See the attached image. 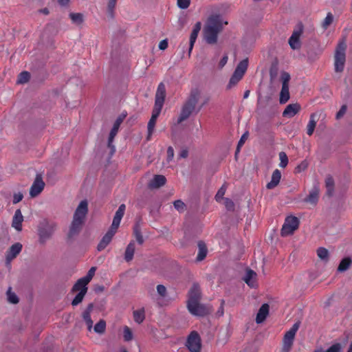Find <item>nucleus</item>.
I'll return each mask as SVG.
<instances>
[{
    "instance_id": "9",
    "label": "nucleus",
    "mask_w": 352,
    "mask_h": 352,
    "mask_svg": "<svg viewBox=\"0 0 352 352\" xmlns=\"http://www.w3.org/2000/svg\"><path fill=\"white\" fill-rule=\"evenodd\" d=\"M304 25L302 22H298L292 36L289 38V44L292 50H298L301 47L300 37L303 32Z\"/></svg>"
},
{
    "instance_id": "42",
    "label": "nucleus",
    "mask_w": 352,
    "mask_h": 352,
    "mask_svg": "<svg viewBox=\"0 0 352 352\" xmlns=\"http://www.w3.org/2000/svg\"><path fill=\"white\" fill-rule=\"evenodd\" d=\"M86 294V291L85 289H84L82 291H80L76 296L75 298H74V300H72V305L73 306H76L78 305L79 303H80L85 296Z\"/></svg>"
},
{
    "instance_id": "1",
    "label": "nucleus",
    "mask_w": 352,
    "mask_h": 352,
    "mask_svg": "<svg viewBox=\"0 0 352 352\" xmlns=\"http://www.w3.org/2000/svg\"><path fill=\"white\" fill-rule=\"evenodd\" d=\"M87 212L88 203L86 199H83L80 201L74 212L73 221L67 233V239L68 241H73L80 233Z\"/></svg>"
},
{
    "instance_id": "51",
    "label": "nucleus",
    "mask_w": 352,
    "mask_h": 352,
    "mask_svg": "<svg viewBox=\"0 0 352 352\" xmlns=\"http://www.w3.org/2000/svg\"><path fill=\"white\" fill-rule=\"evenodd\" d=\"M96 270V267H91L89 269V270L88 271L87 275L85 276L82 277L87 281V283H89L91 280L93 276L95 274Z\"/></svg>"
},
{
    "instance_id": "10",
    "label": "nucleus",
    "mask_w": 352,
    "mask_h": 352,
    "mask_svg": "<svg viewBox=\"0 0 352 352\" xmlns=\"http://www.w3.org/2000/svg\"><path fill=\"white\" fill-rule=\"evenodd\" d=\"M186 346L190 352H200L201 338L197 331H192L188 337Z\"/></svg>"
},
{
    "instance_id": "54",
    "label": "nucleus",
    "mask_w": 352,
    "mask_h": 352,
    "mask_svg": "<svg viewBox=\"0 0 352 352\" xmlns=\"http://www.w3.org/2000/svg\"><path fill=\"white\" fill-rule=\"evenodd\" d=\"M319 191L318 187L314 186L310 191L307 198H317L319 196Z\"/></svg>"
},
{
    "instance_id": "60",
    "label": "nucleus",
    "mask_w": 352,
    "mask_h": 352,
    "mask_svg": "<svg viewBox=\"0 0 352 352\" xmlns=\"http://www.w3.org/2000/svg\"><path fill=\"white\" fill-rule=\"evenodd\" d=\"M157 293L161 296L164 297V296H165L166 293V288L163 285H158L157 286Z\"/></svg>"
},
{
    "instance_id": "7",
    "label": "nucleus",
    "mask_w": 352,
    "mask_h": 352,
    "mask_svg": "<svg viewBox=\"0 0 352 352\" xmlns=\"http://www.w3.org/2000/svg\"><path fill=\"white\" fill-rule=\"evenodd\" d=\"M56 229V224L45 221L39 226L38 234L40 243L44 244L53 235Z\"/></svg>"
},
{
    "instance_id": "37",
    "label": "nucleus",
    "mask_w": 352,
    "mask_h": 352,
    "mask_svg": "<svg viewBox=\"0 0 352 352\" xmlns=\"http://www.w3.org/2000/svg\"><path fill=\"white\" fill-rule=\"evenodd\" d=\"M242 78L243 76L234 72L232 76L230 79L229 83L227 85V88L231 89L233 86L236 85Z\"/></svg>"
},
{
    "instance_id": "35",
    "label": "nucleus",
    "mask_w": 352,
    "mask_h": 352,
    "mask_svg": "<svg viewBox=\"0 0 352 352\" xmlns=\"http://www.w3.org/2000/svg\"><path fill=\"white\" fill-rule=\"evenodd\" d=\"M133 319L135 322L141 324L145 319L144 309L135 310L133 311Z\"/></svg>"
},
{
    "instance_id": "14",
    "label": "nucleus",
    "mask_w": 352,
    "mask_h": 352,
    "mask_svg": "<svg viewBox=\"0 0 352 352\" xmlns=\"http://www.w3.org/2000/svg\"><path fill=\"white\" fill-rule=\"evenodd\" d=\"M116 232V229H113V228L110 227L109 230L103 236L98 245L97 249L98 251L103 250L110 243Z\"/></svg>"
},
{
    "instance_id": "27",
    "label": "nucleus",
    "mask_w": 352,
    "mask_h": 352,
    "mask_svg": "<svg viewBox=\"0 0 352 352\" xmlns=\"http://www.w3.org/2000/svg\"><path fill=\"white\" fill-rule=\"evenodd\" d=\"M198 248H199V252H198V254H197V260L198 261H203L206 255H207V252H208V250H207V247L205 244V243L204 241H199L198 243Z\"/></svg>"
},
{
    "instance_id": "43",
    "label": "nucleus",
    "mask_w": 352,
    "mask_h": 352,
    "mask_svg": "<svg viewBox=\"0 0 352 352\" xmlns=\"http://www.w3.org/2000/svg\"><path fill=\"white\" fill-rule=\"evenodd\" d=\"M106 329V322L104 320H100L94 326V331L98 333H103Z\"/></svg>"
},
{
    "instance_id": "39",
    "label": "nucleus",
    "mask_w": 352,
    "mask_h": 352,
    "mask_svg": "<svg viewBox=\"0 0 352 352\" xmlns=\"http://www.w3.org/2000/svg\"><path fill=\"white\" fill-rule=\"evenodd\" d=\"M249 133L248 131H245L242 136L241 137L239 141L238 142V144L236 146V149L235 151V158L236 159L237 155L240 152L241 147L244 144L247 139L248 138Z\"/></svg>"
},
{
    "instance_id": "13",
    "label": "nucleus",
    "mask_w": 352,
    "mask_h": 352,
    "mask_svg": "<svg viewBox=\"0 0 352 352\" xmlns=\"http://www.w3.org/2000/svg\"><path fill=\"white\" fill-rule=\"evenodd\" d=\"M44 186L45 183L43 182L41 176L36 175L30 190V195L31 197H34L38 196L43 190Z\"/></svg>"
},
{
    "instance_id": "12",
    "label": "nucleus",
    "mask_w": 352,
    "mask_h": 352,
    "mask_svg": "<svg viewBox=\"0 0 352 352\" xmlns=\"http://www.w3.org/2000/svg\"><path fill=\"white\" fill-rule=\"evenodd\" d=\"M23 245L20 243H15L13 244L6 252V264H10V262L15 258L18 254L21 252Z\"/></svg>"
},
{
    "instance_id": "58",
    "label": "nucleus",
    "mask_w": 352,
    "mask_h": 352,
    "mask_svg": "<svg viewBox=\"0 0 352 352\" xmlns=\"http://www.w3.org/2000/svg\"><path fill=\"white\" fill-rule=\"evenodd\" d=\"M174 157V150L172 146H168L167 148V162H170Z\"/></svg>"
},
{
    "instance_id": "45",
    "label": "nucleus",
    "mask_w": 352,
    "mask_h": 352,
    "mask_svg": "<svg viewBox=\"0 0 352 352\" xmlns=\"http://www.w3.org/2000/svg\"><path fill=\"white\" fill-rule=\"evenodd\" d=\"M280 164L279 166L281 168H285L288 164V157L287 154L281 151L279 153Z\"/></svg>"
},
{
    "instance_id": "59",
    "label": "nucleus",
    "mask_w": 352,
    "mask_h": 352,
    "mask_svg": "<svg viewBox=\"0 0 352 352\" xmlns=\"http://www.w3.org/2000/svg\"><path fill=\"white\" fill-rule=\"evenodd\" d=\"M346 106L342 105L341 108L340 109L339 111L336 113V119L339 120L346 113Z\"/></svg>"
},
{
    "instance_id": "56",
    "label": "nucleus",
    "mask_w": 352,
    "mask_h": 352,
    "mask_svg": "<svg viewBox=\"0 0 352 352\" xmlns=\"http://www.w3.org/2000/svg\"><path fill=\"white\" fill-rule=\"evenodd\" d=\"M341 349L340 344L336 343L331 346L327 350L324 352H340Z\"/></svg>"
},
{
    "instance_id": "31",
    "label": "nucleus",
    "mask_w": 352,
    "mask_h": 352,
    "mask_svg": "<svg viewBox=\"0 0 352 352\" xmlns=\"http://www.w3.org/2000/svg\"><path fill=\"white\" fill-rule=\"evenodd\" d=\"M248 66V58H245L238 64L236 66L234 72L241 75L243 76L244 74L245 73Z\"/></svg>"
},
{
    "instance_id": "11",
    "label": "nucleus",
    "mask_w": 352,
    "mask_h": 352,
    "mask_svg": "<svg viewBox=\"0 0 352 352\" xmlns=\"http://www.w3.org/2000/svg\"><path fill=\"white\" fill-rule=\"evenodd\" d=\"M166 97V87L163 82H160L155 94L154 107L162 109Z\"/></svg>"
},
{
    "instance_id": "61",
    "label": "nucleus",
    "mask_w": 352,
    "mask_h": 352,
    "mask_svg": "<svg viewBox=\"0 0 352 352\" xmlns=\"http://www.w3.org/2000/svg\"><path fill=\"white\" fill-rule=\"evenodd\" d=\"M277 72V67L276 65L272 66L270 70V75L272 79H274L276 76Z\"/></svg>"
},
{
    "instance_id": "52",
    "label": "nucleus",
    "mask_w": 352,
    "mask_h": 352,
    "mask_svg": "<svg viewBox=\"0 0 352 352\" xmlns=\"http://www.w3.org/2000/svg\"><path fill=\"white\" fill-rule=\"evenodd\" d=\"M177 4L180 9H186L190 4V0H177Z\"/></svg>"
},
{
    "instance_id": "30",
    "label": "nucleus",
    "mask_w": 352,
    "mask_h": 352,
    "mask_svg": "<svg viewBox=\"0 0 352 352\" xmlns=\"http://www.w3.org/2000/svg\"><path fill=\"white\" fill-rule=\"evenodd\" d=\"M352 264V260L350 257L344 258L340 263L338 267V271L345 272L346 271Z\"/></svg>"
},
{
    "instance_id": "19",
    "label": "nucleus",
    "mask_w": 352,
    "mask_h": 352,
    "mask_svg": "<svg viewBox=\"0 0 352 352\" xmlns=\"http://www.w3.org/2000/svg\"><path fill=\"white\" fill-rule=\"evenodd\" d=\"M300 110V105L298 103L289 104L285 109L283 116L292 118Z\"/></svg>"
},
{
    "instance_id": "3",
    "label": "nucleus",
    "mask_w": 352,
    "mask_h": 352,
    "mask_svg": "<svg viewBox=\"0 0 352 352\" xmlns=\"http://www.w3.org/2000/svg\"><path fill=\"white\" fill-rule=\"evenodd\" d=\"M223 29V22L219 15H212L208 20L204 29V38L208 44L217 42L218 34Z\"/></svg>"
},
{
    "instance_id": "50",
    "label": "nucleus",
    "mask_w": 352,
    "mask_h": 352,
    "mask_svg": "<svg viewBox=\"0 0 352 352\" xmlns=\"http://www.w3.org/2000/svg\"><path fill=\"white\" fill-rule=\"evenodd\" d=\"M289 80H290L289 74L286 72H283L281 73L282 86H289Z\"/></svg>"
},
{
    "instance_id": "44",
    "label": "nucleus",
    "mask_w": 352,
    "mask_h": 352,
    "mask_svg": "<svg viewBox=\"0 0 352 352\" xmlns=\"http://www.w3.org/2000/svg\"><path fill=\"white\" fill-rule=\"evenodd\" d=\"M217 201L221 202V201H223V204L225 205L227 210L228 211H234L235 204L232 199H216Z\"/></svg>"
},
{
    "instance_id": "48",
    "label": "nucleus",
    "mask_w": 352,
    "mask_h": 352,
    "mask_svg": "<svg viewBox=\"0 0 352 352\" xmlns=\"http://www.w3.org/2000/svg\"><path fill=\"white\" fill-rule=\"evenodd\" d=\"M173 206L179 212H183L186 208V205L182 199H175L173 202Z\"/></svg>"
},
{
    "instance_id": "34",
    "label": "nucleus",
    "mask_w": 352,
    "mask_h": 352,
    "mask_svg": "<svg viewBox=\"0 0 352 352\" xmlns=\"http://www.w3.org/2000/svg\"><path fill=\"white\" fill-rule=\"evenodd\" d=\"M123 119H124V117L120 116V117L116 119V120L115 121L113 128L111 129L110 133H109L110 139H114L115 136L116 135V134L118 131V129H119L121 123L123 121Z\"/></svg>"
},
{
    "instance_id": "2",
    "label": "nucleus",
    "mask_w": 352,
    "mask_h": 352,
    "mask_svg": "<svg viewBox=\"0 0 352 352\" xmlns=\"http://www.w3.org/2000/svg\"><path fill=\"white\" fill-rule=\"evenodd\" d=\"M200 98L201 91L198 88H193L190 90L188 96L182 107L177 120L178 124L186 120L193 112L196 113Z\"/></svg>"
},
{
    "instance_id": "8",
    "label": "nucleus",
    "mask_w": 352,
    "mask_h": 352,
    "mask_svg": "<svg viewBox=\"0 0 352 352\" xmlns=\"http://www.w3.org/2000/svg\"><path fill=\"white\" fill-rule=\"evenodd\" d=\"M299 224L300 221L297 217L294 216L286 217L280 230L281 236H287L292 234L298 228Z\"/></svg>"
},
{
    "instance_id": "25",
    "label": "nucleus",
    "mask_w": 352,
    "mask_h": 352,
    "mask_svg": "<svg viewBox=\"0 0 352 352\" xmlns=\"http://www.w3.org/2000/svg\"><path fill=\"white\" fill-rule=\"evenodd\" d=\"M317 117L318 116L316 113H314L310 115L309 121L307 126V134L309 136L312 135L314 133L317 123Z\"/></svg>"
},
{
    "instance_id": "5",
    "label": "nucleus",
    "mask_w": 352,
    "mask_h": 352,
    "mask_svg": "<svg viewBox=\"0 0 352 352\" xmlns=\"http://www.w3.org/2000/svg\"><path fill=\"white\" fill-rule=\"evenodd\" d=\"M346 44L344 41L340 42L336 47L334 56V66L336 72H342L344 70L346 61Z\"/></svg>"
},
{
    "instance_id": "49",
    "label": "nucleus",
    "mask_w": 352,
    "mask_h": 352,
    "mask_svg": "<svg viewBox=\"0 0 352 352\" xmlns=\"http://www.w3.org/2000/svg\"><path fill=\"white\" fill-rule=\"evenodd\" d=\"M333 21V16L331 12H329L327 14V16L322 23L323 28L327 29L332 23Z\"/></svg>"
},
{
    "instance_id": "62",
    "label": "nucleus",
    "mask_w": 352,
    "mask_h": 352,
    "mask_svg": "<svg viewBox=\"0 0 352 352\" xmlns=\"http://www.w3.org/2000/svg\"><path fill=\"white\" fill-rule=\"evenodd\" d=\"M113 139H110V135L109 136V139H108V147L110 148L111 149V155H113V153H115L116 151V148H115V146L114 145H113Z\"/></svg>"
},
{
    "instance_id": "64",
    "label": "nucleus",
    "mask_w": 352,
    "mask_h": 352,
    "mask_svg": "<svg viewBox=\"0 0 352 352\" xmlns=\"http://www.w3.org/2000/svg\"><path fill=\"white\" fill-rule=\"evenodd\" d=\"M228 56H226H226H224L221 59V60L219 61V67L220 69L223 68V67L225 66V65H226V64L227 63V62H228Z\"/></svg>"
},
{
    "instance_id": "26",
    "label": "nucleus",
    "mask_w": 352,
    "mask_h": 352,
    "mask_svg": "<svg viewBox=\"0 0 352 352\" xmlns=\"http://www.w3.org/2000/svg\"><path fill=\"white\" fill-rule=\"evenodd\" d=\"M135 242L131 241L128 244L124 252V259L126 262L132 261L135 253Z\"/></svg>"
},
{
    "instance_id": "23",
    "label": "nucleus",
    "mask_w": 352,
    "mask_h": 352,
    "mask_svg": "<svg viewBox=\"0 0 352 352\" xmlns=\"http://www.w3.org/2000/svg\"><path fill=\"white\" fill-rule=\"evenodd\" d=\"M281 179V173L278 169H276L274 170L271 181L267 183L266 187L268 189H272L275 188L280 182Z\"/></svg>"
},
{
    "instance_id": "36",
    "label": "nucleus",
    "mask_w": 352,
    "mask_h": 352,
    "mask_svg": "<svg viewBox=\"0 0 352 352\" xmlns=\"http://www.w3.org/2000/svg\"><path fill=\"white\" fill-rule=\"evenodd\" d=\"M317 255L320 259L322 261H324L325 262L328 261L329 260V251L325 248L320 247L318 248L317 251Z\"/></svg>"
},
{
    "instance_id": "46",
    "label": "nucleus",
    "mask_w": 352,
    "mask_h": 352,
    "mask_svg": "<svg viewBox=\"0 0 352 352\" xmlns=\"http://www.w3.org/2000/svg\"><path fill=\"white\" fill-rule=\"evenodd\" d=\"M124 340L126 342L131 341L133 339V333L131 329L125 326L123 331Z\"/></svg>"
},
{
    "instance_id": "28",
    "label": "nucleus",
    "mask_w": 352,
    "mask_h": 352,
    "mask_svg": "<svg viewBox=\"0 0 352 352\" xmlns=\"http://www.w3.org/2000/svg\"><path fill=\"white\" fill-rule=\"evenodd\" d=\"M88 285V283L83 278H81L77 280V282L74 284V285L72 287V292H79L80 291H82L84 289H85L86 292H87V285Z\"/></svg>"
},
{
    "instance_id": "15",
    "label": "nucleus",
    "mask_w": 352,
    "mask_h": 352,
    "mask_svg": "<svg viewBox=\"0 0 352 352\" xmlns=\"http://www.w3.org/2000/svg\"><path fill=\"white\" fill-rule=\"evenodd\" d=\"M161 111H162V109H157L155 107H154L153 109L151 118L149 120V121L148 122V125H147V129H148L147 140L150 139V137L151 136V135L153 132V130H154V128L155 126V123H156V120H157L158 116H160Z\"/></svg>"
},
{
    "instance_id": "57",
    "label": "nucleus",
    "mask_w": 352,
    "mask_h": 352,
    "mask_svg": "<svg viewBox=\"0 0 352 352\" xmlns=\"http://www.w3.org/2000/svg\"><path fill=\"white\" fill-rule=\"evenodd\" d=\"M308 166V163L307 161L302 162L296 168V171L298 173L301 172L302 170H305L307 169Z\"/></svg>"
},
{
    "instance_id": "63",
    "label": "nucleus",
    "mask_w": 352,
    "mask_h": 352,
    "mask_svg": "<svg viewBox=\"0 0 352 352\" xmlns=\"http://www.w3.org/2000/svg\"><path fill=\"white\" fill-rule=\"evenodd\" d=\"M168 47V41L166 39L162 40L159 44V48L161 50H164Z\"/></svg>"
},
{
    "instance_id": "47",
    "label": "nucleus",
    "mask_w": 352,
    "mask_h": 352,
    "mask_svg": "<svg viewBox=\"0 0 352 352\" xmlns=\"http://www.w3.org/2000/svg\"><path fill=\"white\" fill-rule=\"evenodd\" d=\"M8 300L12 304H16L19 302V298L17 296L11 292V288L10 287L7 292Z\"/></svg>"
},
{
    "instance_id": "55",
    "label": "nucleus",
    "mask_w": 352,
    "mask_h": 352,
    "mask_svg": "<svg viewBox=\"0 0 352 352\" xmlns=\"http://www.w3.org/2000/svg\"><path fill=\"white\" fill-rule=\"evenodd\" d=\"M226 191V185L223 184L217 191L214 198H223Z\"/></svg>"
},
{
    "instance_id": "33",
    "label": "nucleus",
    "mask_w": 352,
    "mask_h": 352,
    "mask_svg": "<svg viewBox=\"0 0 352 352\" xmlns=\"http://www.w3.org/2000/svg\"><path fill=\"white\" fill-rule=\"evenodd\" d=\"M118 0H109L107 7V14L109 18L113 19L114 18V10Z\"/></svg>"
},
{
    "instance_id": "21",
    "label": "nucleus",
    "mask_w": 352,
    "mask_h": 352,
    "mask_svg": "<svg viewBox=\"0 0 352 352\" xmlns=\"http://www.w3.org/2000/svg\"><path fill=\"white\" fill-rule=\"evenodd\" d=\"M94 305L90 303L87 305L86 309L82 313V318L87 326L89 331H91L93 327V321L91 318V312L93 310Z\"/></svg>"
},
{
    "instance_id": "4",
    "label": "nucleus",
    "mask_w": 352,
    "mask_h": 352,
    "mask_svg": "<svg viewBox=\"0 0 352 352\" xmlns=\"http://www.w3.org/2000/svg\"><path fill=\"white\" fill-rule=\"evenodd\" d=\"M201 298L200 287L197 283H194L188 293V309L190 314L195 316H203L204 309L200 305Z\"/></svg>"
},
{
    "instance_id": "6",
    "label": "nucleus",
    "mask_w": 352,
    "mask_h": 352,
    "mask_svg": "<svg viewBox=\"0 0 352 352\" xmlns=\"http://www.w3.org/2000/svg\"><path fill=\"white\" fill-rule=\"evenodd\" d=\"M298 329L299 323L296 322L293 324L290 329L285 333L283 339L281 352H289L291 351L294 344L295 336Z\"/></svg>"
},
{
    "instance_id": "32",
    "label": "nucleus",
    "mask_w": 352,
    "mask_h": 352,
    "mask_svg": "<svg viewBox=\"0 0 352 352\" xmlns=\"http://www.w3.org/2000/svg\"><path fill=\"white\" fill-rule=\"evenodd\" d=\"M289 99V86H282V89L280 94V103L285 104Z\"/></svg>"
},
{
    "instance_id": "16",
    "label": "nucleus",
    "mask_w": 352,
    "mask_h": 352,
    "mask_svg": "<svg viewBox=\"0 0 352 352\" xmlns=\"http://www.w3.org/2000/svg\"><path fill=\"white\" fill-rule=\"evenodd\" d=\"M126 210V206L124 204H121L117 211L116 212V214L114 215L112 224L111 226V228L113 229L118 230L119 228V226L120 224V221L124 214V212Z\"/></svg>"
},
{
    "instance_id": "22",
    "label": "nucleus",
    "mask_w": 352,
    "mask_h": 352,
    "mask_svg": "<svg viewBox=\"0 0 352 352\" xmlns=\"http://www.w3.org/2000/svg\"><path fill=\"white\" fill-rule=\"evenodd\" d=\"M23 221V217L21 214V210L17 209L15 211L14 215L13 217L12 223V227L14 228L16 230L21 231L22 229Z\"/></svg>"
},
{
    "instance_id": "20",
    "label": "nucleus",
    "mask_w": 352,
    "mask_h": 352,
    "mask_svg": "<svg viewBox=\"0 0 352 352\" xmlns=\"http://www.w3.org/2000/svg\"><path fill=\"white\" fill-rule=\"evenodd\" d=\"M269 305L266 303L262 305L260 307L256 317V322L257 324L262 323L266 319L269 314Z\"/></svg>"
},
{
    "instance_id": "17",
    "label": "nucleus",
    "mask_w": 352,
    "mask_h": 352,
    "mask_svg": "<svg viewBox=\"0 0 352 352\" xmlns=\"http://www.w3.org/2000/svg\"><path fill=\"white\" fill-rule=\"evenodd\" d=\"M166 179L164 175H156L150 181L148 186L151 189L158 188L162 186H164L166 183Z\"/></svg>"
},
{
    "instance_id": "53",
    "label": "nucleus",
    "mask_w": 352,
    "mask_h": 352,
    "mask_svg": "<svg viewBox=\"0 0 352 352\" xmlns=\"http://www.w3.org/2000/svg\"><path fill=\"white\" fill-rule=\"evenodd\" d=\"M303 201L305 205H309V206H305V207H307L308 208H314L317 204L318 199H301Z\"/></svg>"
},
{
    "instance_id": "29",
    "label": "nucleus",
    "mask_w": 352,
    "mask_h": 352,
    "mask_svg": "<svg viewBox=\"0 0 352 352\" xmlns=\"http://www.w3.org/2000/svg\"><path fill=\"white\" fill-rule=\"evenodd\" d=\"M69 18L72 23L76 25H80L84 22V15L82 13L71 12L69 14Z\"/></svg>"
},
{
    "instance_id": "24",
    "label": "nucleus",
    "mask_w": 352,
    "mask_h": 352,
    "mask_svg": "<svg viewBox=\"0 0 352 352\" xmlns=\"http://www.w3.org/2000/svg\"><path fill=\"white\" fill-rule=\"evenodd\" d=\"M324 183L327 196L332 197L333 195L335 186V182L333 177L330 175H328L325 178Z\"/></svg>"
},
{
    "instance_id": "41",
    "label": "nucleus",
    "mask_w": 352,
    "mask_h": 352,
    "mask_svg": "<svg viewBox=\"0 0 352 352\" xmlns=\"http://www.w3.org/2000/svg\"><path fill=\"white\" fill-rule=\"evenodd\" d=\"M30 74L28 72L24 71L19 74L17 79L18 84H25L29 81Z\"/></svg>"
},
{
    "instance_id": "38",
    "label": "nucleus",
    "mask_w": 352,
    "mask_h": 352,
    "mask_svg": "<svg viewBox=\"0 0 352 352\" xmlns=\"http://www.w3.org/2000/svg\"><path fill=\"white\" fill-rule=\"evenodd\" d=\"M256 276V272H254L252 270L249 269L246 272V274L244 278V281L247 283V285L252 287L253 283L252 281V279L255 278Z\"/></svg>"
},
{
    "instance_id": "18",
    "label": "nucleus",
    "mask_w": 352,
    "mask_h": 352,
    "mask_svg": "<svg viewBox=\"0 0 352 352\" xmlns=\"http://www.w3.org/2000/svg\"><path fill=\"white\" fill-rule=\"evenodd\" d=\"M201 23L199 21L197 22L193 27L192 31L190 36V44H189V52H188L189 54H190V52L192 50L194 43L196 41V39L198 36V34H199V31L201 30Z\"/></svg>"
},
{
    "instance_id": "40",
    "label": "nucleus",
    "mask_w": 352,
    "mask_h": 352,
    "mask_svg": "<svg viewBox=\"0 0 352 352\" xmlns=\"http://www.w3.org/2000/svg\"><path fill=\"white\" fill-rule=\"evenodd\" d=\"M133 234L136 239L137 242L142 245L144 243V238L141 233L140 228L137 224L133 228Z\"/></svg>"
}]
</instances>
